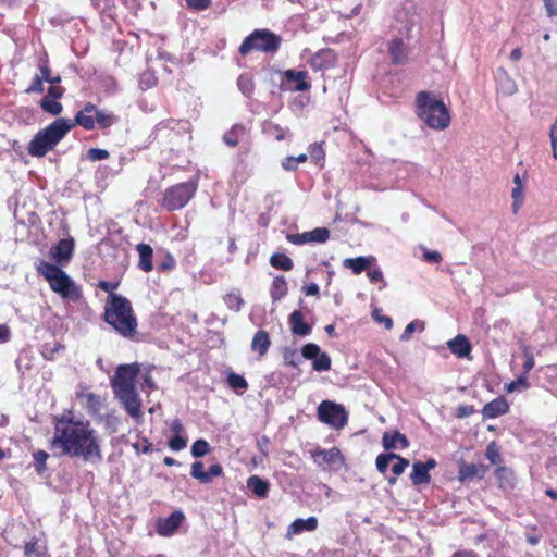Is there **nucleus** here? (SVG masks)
I'll return each mask as SVG.
<instances>
[{
	"instance_id": "f03ea898",
	"label": "nucleus",
	"mask_w": 557,
	"mask_h": 557,
	"mask_svg": "<svg viewBox=\"0 0 557 557\" xmlns=\"http://www.w3.org/2000/svg\"><path fill=\"white\" fill-rule=\"evenodd\" d=\"M104 321L121 336L133 338L137 331V319L129 300L121 295L108 297L104 308Z\"/></svg>"
},
{
	"instance_id": "bb28decb",
	"label": "nucleus",
	"mask_w": 557,
	"mask_h": 557,
	"mask_svg": "<svg viewBox=\"0 0 557 557\" xmlns=\"http://www.w3.org/2000/svg\"><path fill=\"white\" fill-rule=\"evenodd\" d=\"M375 260L373 256L347 258L344 260V267L350 269L355 274H360L362 271L370 268Z\"/></svg>"
},
{
	"instance_id": "4be33fe9",
	"label": "nucleus",
	"mask_w": 557,
	"mask_h": 557,
	"mask_svg": "<svg viewBox=\"0 0 557 557\" xmlns=\"http://www.w3.org/2000/svg\"><path fill=\"white\" fill-rule=\"evenodd\" d=\"M318 528V519L309 517L307 519H296L287 529V537L299 534L302 531L312 532Z\"/></svg>"
},
{
	"instance_id": "c03bdc74",
	"label": "nucleus",
	"mask_w": 557,
	"mask_h": 557,
	"mask_svg": "<svg viewBox=\"0 0 557 557\" xmlns=\"http://www.w3.org/2000/svg\"><path fill=\"white\" fill-rule=\"evenodd\" d=\"M310 240L325 243L330 237V231L325 227H318L309 232Z\"/></svg>"
},
{
	"instance_id": "a878e982",
	"label": "nucleus",
	"mask_w": 557,
	"mask_h": 557,
	"mask_svg": "<svg viewBox=\"0 0 557 557\" xmlns=\"http://www.w3.org/2000/svg\"><path fill=\"white\" fill-rule=\"evenodd\" d=\"M77 398L82 403V405L85 407L88 413L90 414H97L100 412L101 409V397L88 393V392H81L77 394Z\"/></svg>"
},
{
	"instance_id": "8fccbe9b",
	"label": "nucleus",
	"mask_w": 557,
	"mask_h": 557,
	"mask_svg": "<svg viewBox=\"0 0 557 557\" xmlns=\"http://www.w3.org/2000/svg\"><path fill=\"white\" fill-rule=\"evenodd\" d=\"M345 2H347V7L344 8L343 10L339 11V13L345 16L346 18H351L354 16H357L360 14V11H361V2H358L357 4L352 5L351 8L350 7V0H345Z\"/></svg>"
},
{
	"instance_id": "cd10ccee",
	"label": "nucleus",
	"mask_w": 557,
	"mask_h": 557,
	"mask_svg": "<svg viewBox=\"0 0 557 557\" xmlns=\"http://www.w3.org/2000/svg\"><path fill=\"white\" fill-rule=\"evenodd\" d=\"M289 323L293 334L307 336L311 333V326L305 323L304 315L300 311L295 310L289 315Z\"/></svg>"
},
{
	"instance_id": "338daca9",
	"label": "nucleus",
	"mask_w": 557,
	"mask_h": 557,
	"mask_svg": "<svg viewBox=\"0 0 557 557\" xmlns=\"http://www.w3.org/2000/svg\"><path fill=\"white\" fill-rule=\"evenodd\" d=\"M222 473L223 469L218 463L211 465L209 471H207V475L209 476L210 482L212 481L213 478L222 475Z\"/></svg>"
},
{
	"instance_id": "72a5a7b5",
	"label": "nucleus",
	"mask_w": 557,
	"mask_h": 557,
	"mask_svg": "<svg viewBox=\"0 0 557 557\" xmlns=\"http://www.w3.org/2000/svg\"><path fill=\"white\" fill-rule=\"evenodd\" d=\"M287 283L284 276H276L271 286V297L273 300H278L287 294Z\"/></svg>"
},
{
	"instance_id": "a18cd8bd",
	"label": "nucleus",
	"mask_w": 557,
	"mask_h": 557,
	"mask_svg": "<svg viewBox=\"0 0 557 557\" xmlns=\"http://www.w3.org/2000/svg\"><path fill=\"white\" fill-rule=\"evenodd\" d=\"M38 70H39V73H37V74L39 75V77L44 82L48 83L49 79H51V77H52V73H51V69L49 66L48 60L46 58L39 59Z\"/></svg>"
},
{
	"instance_id": "2f4dec72",
	"label": "nucleus",
	"mask_w": 557,
	"mask_h": 557,
	"mask_svg": "<svg viewBox=\"0 0 557 557\" xmlns=\"http://www.w3.org/2000/svg\"><path fill=\"white\" fill-rule=\"evenodd\" d=\"M247 487L259 498L268 496L270 484L258 475H251L247 480Z\"/></svg>"
},
{
	"instance_id": "37998d69",
	"label": "nucleus",
	"mask_w": 557,
	"mask_h": 557,
	"mask_svg": "<svg viewBox=\"0 0 557 557\" xmlns=\"http://www.w3.org/2000/svg\"><path fill=\"white\" fill-rule=\"evenodd\" d=\"M485 456L493 465H499L502 462L499 449L495 442L487 445Z\"/></svg>"
},
{
	"instance_id": "aec40b11",
	"label": "nucleus",
	"mask_w": 557,
	"mask_h": 557,
	"mask_svg": "<svg viewBox=\"0 0 557 557\" xmlns=\"http://www.w3.org/2000/svg\"><path fill=\"white\" fill-rule=\"evenodd\" d=\"M95 106L87 103L83 110L76 113V116L74 120H72V123H74V126L81 125L85 129H92L95 127Z\"/></svg>"
},
{
	"instance_id": "7ed1b4c3",
	"label": "nucleus",
	"mask_w": 557,
	"mask_h": 557,
	"mask_svg": "<svg viewBox=\"0 0 557 557\" xmlns=\"http://www.w3.org/2000/svg\"><path fill=\"white\" fill-rule=\"evenodd\" d=\"M417 114L430 128L443 131L450 124V113L446 104L434 94L420 91L417 95Z\"/></svg>"
},
{
	"instance_id": "4c0bfd02",
	"label": "nucleus",
	"mask_w": 557,
	"mask_h": 557,
	"mask_svg": "<svg viewBox=\"0 0 557 557\" xmlns=\"http://www.w3.org/2000/svg\"><path fill=\"white\" fill-rule=\"evenodd\" d=\"M95 114H96L95 122L97 121V123L99 124L100 127L111 126L115 122V117L113 114L108 113L106 111L98 110L96 107H95Z\"/></svg>"
},
{
	"instance_id": "bf43d9fd",
	"label": "nucleus",
	"mask_w": 557,
	"mask_h": 557,
	"mask_svg": "<svg viewBox=\"0 0 557 557\" xmlns=\"http://www.w3.org/2000/svg\"><path fill=\"white\" fill-rule=\"evenodd\" d=\"M523 357H524V363H523L524 372L523 373H525V375H528L529 371L534 367L535 362H534L532 352L527 347L523 349Z\"/></svg>"
},
{
	"instance_id": "864d4df0",
	"label": "nucleus",
	"mask_w": 557,
	"mask_h": 557,
	"mask_svg": "<svg viewBox=\"0 0 557 557\" xmlns=\"http://www.w3.org/2000/svg\"><path fill=\"white\" fill-rule=\"evenodd\" d=\"M48 457V454L44 450H38L34 454L35 467L38 472L44 471Z\"/></svg>"
},
{
	"instance_id": "58836bf2",
	"label": "nucleus",
	"mask_w": 557,
	"mask_h": 557,
	"mask_svg": "<svg viewBox=\"0 0 557 557\" xmlns=\"http://www.w3.org/2000/svg\"><path fill=\"white\" fill-rule=\"evenodd\" d=\"M283 360L285 364L296 368L301 361V358L296 349L286 347L283 350Z\"/></svg>"
},
{
	"instance_id": "6ab92c4d",
	"label": "nucleus",
	"mask_w": 557,
	"mask_h": 557,
	"mask_svg": "<svg viewBox=\"0 0 557 557\" xmlns=\"http://www.w3.org/2000/svg\"><path fill=\"white\" fill-rule=\"evenodd\" d=\"M509 409L508 403L504 397H498L487 403L483 409L482 414L485 419H494L502 414H505Z\"/></svg>"
},
{
	"instance_id": "603ef678",
	"label": "nucleus",
	"mask_w": 557,
	"mask_h": 557,
	"mask_svg": "<svg viewBox=\"0 0 557 557\" xmlns=\"http://www.w3.org/2000/svg\"><path fill=\"white\" fill-rule=\"evenodd\" d=\"M87 157L91 161H100L109 158V152L100 148H91L87 152Z\"/></svg>"
},
{
	"instance_id": "4468645a",
	"label": "nucleus",
	"mask_w": 557,
	"mask_h": 557,
	"mask_svg": "<svg viewBox=\"0 0 557 557\" xmlns=\"http://www.w3.org/2000/svg\"><path fill=\"white\" fill-rule=\"evenodd\" d=\"M74 239L64 238L58 242L50 250L51 258L59 264L67 263L73 255Z\"/></svg>"
},
{
	"instance_id": "20e7f679",
	"label": "nucleus",
	"mask_w": 557,
	"mask_h": 557,
	"mask_svg": "<svg viewBox=\"0 0 557 557\" xmlns=\"http://www.w3.org/2000/svg\"><path fill=\"white\" fill-rule=\"evenodd\" d=\"M73 127L72 120L57 119L34 136L27 148L28 153L37 158L46 156L55 148Z\"/></svg>"
},
{
	"instance_id": "b1692460",
	"label": "nucleus",
	"mask_w": 557,
	"mask_h": 557,
	"mask_svg": "<svg viewBox=\"0 0 557 557\" xmlns=\"http://www.w3.org/2000/svg\"><path fill=\"white\" fill-rule=\"evenodd\" d=\"M284 77L286 82L296 83L293 87L295 91H306L310 88V84L307 82V72L305 71L286 70Z\"/></svg>"
},
{
	"instance_id": "c85d7f7f",
	"label": "nucleus",
	"mask_w": 557,
	"mask_h": 557,
	"mask_svg": "<svg viewBox=\"0 0 557 557\" xmlns=\"http://www.w3.org/2000/svg\"><path fill=\"white\" fill-rule=\"evenodd\" d=\"M271 345V341L267 331L260 330L258 331L251 342V350L259 354L260 357H263Z\"/></svg>"
},
{
	"instance_id": "09e8293b",
	"label": "nucleus",
	"mask_w": 557,
	"mask_h": 557,
	"mask_svg": "<svg viewBox=\"0 0 557 557\" xmlns=\"http://www.w3.org/2000/svg\"><path fill=\"white\" fill-rule=\"evenodd\" d=\"M417 326L420 327V331L424 330L423 323H420L418 321H412L405 327L403 334L400 335V341L407 342L411 338L413 332L416 331Z\"/></svg>"
},
{
	"instance_id": "a19ab883",
	"label": "nucleus",
	"mask_w": 557,
	"mask_h": 557,
	"mask_svg": "<svg viewBox=\"0 0 557 557\" xmlns=\"http://www.w3.org/2000/svg\"><path fill=\"white\" fill-rule=\"evenodd\" d=\"M528 387V375H525V373H522L516 381H512L506 385V391L508 393H513L516 391L527 389Z\"/></svg>"
},
{
	"instance_id": "de8ad7c7",
	"label": "nucleus",
	"mask_w": 557,
	"mask_h": 557,
	"mask_svg": "<svg viewBox=\"0 0 557 557\" xmlns=\"http://www.w3.org/2000/svg\"><path fill=\"white\" fill-rule=\"evenodd\" d=\"M44 81L39 77L38 74L34 76L29 86L26 88V94H42L45 91Z\"/></svg>"
},
{
	"instance_id": "39448f33",
	"label": "nucleus",
	"mask_w": 557,
	"mask_h": 557,
	"mask_svg": "<svg viewBox=\"0 0 557 557\" xmlns=\"http://www.w3.org/2000/svg\"><path fill=\"white\" fill-rule=\"evenodd\" d=\"M37 271L49 282L51 289L62 298L77 301L81 298V290L70 276L57 265L47 261L37 264Z\"/></svg>"
},
{
	"instance_id": "052dcab7",
	"label": "nucleus",
	"mask_w": 557,
	"mask_h": 557,
	"mask_svg": "<svg viewBox=\"0 0 557 557\" xmlns=\"http://www.w3.org/2000/svg\"><path fill=\"white\" fill-rule=\"evenodd\" d=\"M373 315V319L376 321V322H380V323H383L384 326L387 329V330H391L393 327V320L392 318L387 317V315H382L380 314V311L377 309H375L372 313Z\"/></svg>"
},
{
	"instance_id": "a211bd4d",
	"label": "nucleus",
	"mask_w": 557,
	"mask_h": 557,
	"mask_svg": "<svg viewBox=\"0 0 557 557\" xmlns=\"http://www.w3.org/2000/svg\"><path fill=\"white\" fill-rule=\"evenodd\" d=\"M388 52L393 63L404 64L408 60L409 48L401 38H394L388 44Z\"/></svg>"
},
{
	"instance_id": "f3484780",
	"label": "nucleus",
	"mask_w": 557,
	"mask_h": 557,
	"mask_svg": "<svg viewBox=\"0 0 557 557\" xmlns=\"http://www.w3.org/2000/svg\"><path fill=\"white\" fill-rule=\"evenodd\" d=\"M184 515L181 511H174L168 518L158 521L157 530L162 536L172 535L182 523Z\"/></svg>"
},
{
	"instance_id": "49530a36",
	"label": "nucleus",
	"mask_w": 557,
	"mask_h": 557,
	"mask_svg": "<svg viewBox=\"0 0 557 557\" xmlns=\"http://www.w3.org/2000/svg\"><path fill=\"white\" fill-rule=\"evenodd\" d=\"M396 458V454H381L376 457V468L381 473H385L392 460Z\"/></svg>"
},
{
	"instance_id": "c756f323",
	"label": "nucleus",
	"mask_w": 557,
	"mask_h": 557,
	"mask_svg": "<svg viewBox=\"0 0 557 557\" xmlns=\"http://www.w3.org/2000/svg\"><path fill=\"white\" fill-rule=\"evenodd\" d=\"M136 249L139 255L138 267L144 272H150L153 268V264H152L153 250H152V248L148 244L141 243V244L137 245Z\"/></svg>"
},
{
	"instance_id": "ddd939ff",
	"label": "nucleus",
	"mask_w": 557,
	"mask_h": 557,
	"mask_svg": "<svg viewBox=\"0 0 557 557\" xmlns=\"http://www.w3.org/2000/svg\"><path fill=\"white\" fill-rule=\"evenodd\" d=\"M308 63L314 71L331 69L336 63V54L331 49H321L308 59Z\"/></svg>"
},
{
	"instance_id": "f8f14e48",
	"label": "nucleus",
	"mask_w": 557,
	"mask_h": 557,
	"mask_svg": "<svg viewBox=\"0 0 557 557\" xmlns=\"http://www.w3.org/2000/svg\"><path fill=\"white\" fill-rule=\"evenodd\" d=\"M64 94V89L60 86H50L47 95L40 100L39 104L42 111L52 115L61 114L63 106L58 101Z\"/></svg>"
},
{
	"instance_id": "423d86ee",
	"label": "nucleus",
	"mask_w": 557,
	"mask_h": 557,
	"mask_svg": "<svg viewBox=\"0 0 557 557\" xmlns=\"http://www.w3.org/2000/svg\"><path fill=\"white\" fill-rule=\"evenodd\" d=\"M281 41V37L269 29H256L244 39L239 46V53L246 55L253 50L274 53L278 50Z\"/></svg>"
},
{
	"instance_id": "c9c22d12",
	"label": "nucleus",
	"mask_w": 557,
	"mask_h": 557,
	"mask_svg": "<svg viewBox=\"0 0 557 557\" xmlns=\"http://www.w3.org/2000/svg\"><path fill=\"white\" fill-rule=\"evenodd\" d=\"M239 90L246 96L250 97L253 91V82L248 74H242L237 79Z\"/></svg>"
},
{
	"instance_id": "79ce46f5",
	"label": "nucleus",
	"mask_w": 557,
	"mask_h": 557,
	"mask_svg": "<svg viewBox=\"0 0 557 557\" xmlns=\"http://www.w3.org/2000/svg\"><path fill=\"white\" fill-rule=\"evenodd\" d=\"M227 383L233 389L246 391L248 387L247 381L239 374L231 373L227 376Z\"/></svg>"
},
{
	"instance_id": "6e6d98bb",
	"label": "nucleus",
	"mask_w": 557,
	"mask_h": 557,
	"mask_svg": "<svg viewBox=\"0 0 557 557\" xmlns=\"http://www.w3.org/2000/svg\"><path fill=\"white\" fill-rule=\"evenodd\" d=\"M511 197L513 199L512 202V210L513 212H517L523 201V191L521 186H516L512 189Z\"/></svg>"
},
{
	"instance_id": "6e6552de",
	"label": "nucleus",
	"mask_w": 557,
	"mask_h": 557,
	"mask_svg": "<svg viewBox=\"0 0 557 557\" xmlns=\"http://www.w3.org/2000/svg\"><path fill=\"white\" fill-rule=\"evenodd\" d=\"M318 418L321 422L334 429H342L348 420L347 412L342 405L331 400H323L318 407Z\"/></svg>"
},
{
	"instance_id": "1a4fd4ad",
	"label": "nucleus",
	"mask_w": 557,
	"mask_h": 557,
	"mask_svg": "<svg viewBox=\"0 0 557 557\" xmlns=\"http://www.w3.org/2000/svg\"><path fill=\"white\" fill-rule=\"evenodd\" d=\"M139 372L137 363L121 364L111 380L113 392L135 388L134 381Z\"/></svg>"
},
{
	"instance_id": "9d476101",
	"label": "nucleus",
	"mask_w": 557,
	"mask_h": 557,
	"mask_svg": "<svg viewBox=\"0 0 557 557\" xmlns=\"http://www.w3.org/2000/svg\"><path fill=\"white\" fill-rule=\"evenodd\" d=\"M305 359L312 360V369L319 372L331 369V358L326 352H322L317 344H306L301 349Z\"/></svg>"
},
{
	"instance_id": "473e14b6",
	"label": "nucleus",
	"mask_w": 557,
	"mask_h": 557,
	"mask_svg": "<svg viewBox=\"0 0 557 557\" xmlns=\"http://www.w3.org/2000/svg\"><path fill=\"white\" fill-rule=\"evenodd\" d=\"M270 264L278 270L290 271L294 267L293 260L284 253H274L270 258Z\"/></svg>"
},
{
	"instance_id": "2eb2a0df",
	"label": "nucleus",
	"mask_w": 557,
	"mask_h": 557,
	"mask_svg": "<svg viewBox=\"0 0 557 557\" xmlns=\"http://www.w3.org/2000/svg\"><path fill=\"white\" fill-rule=\"evenodd\" d=\"M435 467L436 461L434 459H429L426 462H414L412 466V472L410 474V480L412 484L420 485L429 483L431 480L429 472Z\"/></svg>"
},
{
	"instance_id": "f257e3e1",
	"label": "nucleus",
	"mask_w": 557,
	"mask_h": 557,
	"mask_svg": "<svg viewBox=\"0 0 557 557\" xmlns=\"http://www.w3.org/2000/svg\"><path fill=\"white\" fill-rule=\"evenodd\" d=\"M51 447L86 462L99 463L103 459L98 432L88 420L75 418L71 412L55 418Z\"/></svg>"
},
{
	"instance_id": "0eeeda50",
	"label": "nucleus",
	"mask_w": 557,
	"mask_h": 557,
	"mask_svg": "<svg viewBox=\"0 0 557 557\" xmlns=\"http://www.w3.org/2000/svg\"><path fill=\"white\" fill-rule=\"evenodd\" d=\"M198 188V177L174 185L164 191L162 206L169 211L180 210L194 197Z\"/></svg>"
},
{
	"instance_id": "9b49d317",
	"label": "nucleus",
	"mask_w": 557,
	"mask_h": 557,
	"mask_svg": "<svg viewBox=\"0 0 557 557\" xmlns=\"http://www.w3.org/2000/svg\"><path fill=\"white\" fill-rule=\"evenodd\" d=\"M114 394L132 418L136 420L141 418V401L135 388L114 392Z\"/></svg>"
},
{
	"instance_id": "680f3d73",
	"label": "nucleus",
	"mask_w": 557,
	"mask_h": 557,
	"mask_svg": "<svg viewBox=\"0 0 557 557\" xmlns=\"http://www.w3.org/2000/svg\"><path fill=\"white\" fill-rule=\"evenodd\" d=\"M550 143L553 148L554 158L557 159V116L550 128Z\"/></svg>"
},
{
	"instance_id": "ea45409f",
	"label": "nucleus",
	"mask_w": 557,
	"mask_h": 557,
	"mask_svg": "<svg viewBox=\"0 0 557 557\" xmlns=\"http://www.w3.org/2000/svg\"><path fill=\"white\" fill-rule=\"evenodd\" d=\"M210 451L209 443L205 440H197L194 442L191 446V455L195 458H200L206 456Z\"/></svg>"
},
{
	"instance_id": "f704fd0d",
	"label": "nucleus",
	"mask_w": 557,
	"mask_h": 557,
	"mask_svg": "<svg viewBox=\"0 0 557 557\" xmlns=\"http://www.w3.org/2000/svg\"><path fill=\"white\" fill-rule=\"evenodd\" d=\"M244 133H245V128L243 126H240V125L234 126L230 132H227L224 135L225 144L228 145L230 147H235L239 141V137L243 136Z\"/></svg>"
},
{
	"instance_id": "774afa93",
	"label": "nucleus",
	"mask_w": 557,
	"mask_h": 557,
	"mask_svg": "<svg viewBox=\"0 0 557 557\" xmlns=\"http://www.w3.org/2000/svg\"><path fill=\"white\" fill-rule=\"evenodd\" d=\"M547 14L549 16L557 15V0H543Z\"/></svg>"
},
{
	"instance_id": "5701e85b",
	"label": "nucleus",
	"mask_w": 557,
	"mask_h": 557,
	"mask_svg": "<svg viewBox=\"0 0 557 557\" xmlns=\"http://www.w3.org/2000/svg\"><path fill=\"white\" fill-rule=\"evenodd\" d=\"M447 346L453 354L459 358L467 357L471 351V345L465 335H457L447 342Z\"/></svg>"
},
{
	"instance_id": "13d9d810",
	"label": "nucleus",
	"mask_w": 557,
	"mask_h": 557,
	"mask_svg": "<svg viewBox=\"0 0 557 557\" xmlns=\"http://www.w3.org/2000/svg\"><path fill=\"white\" fill-rule=\"evenodd\" d=\"M176 261L171 253H166L164 259L159 263L158 268L160 271H171L175 268Z\"/></svg>"
},
{
	"instance_id": "3c124183",
	"label": "nucleus",
	"mask_w": 557,
	"mask_h": 557,
	"mask_svg": "<svg viewBox=\"0 0 557 557\" xmlns=\"http://www.w3.org/2000/svg\"><path fill=\"white\" fill-rule=\"evenodd\" d=\"M396 462L392 467V471L395 476H398L404 473L406 468L409 466V461L398 455H396V458H394Z\"/></svg>"
},
{
	"instance_id": "e2e57ef3",
	"label": "nucleus",
	"mask_w": 557,
	"mask_h": 557,
	"mask_svg": "<svg viewBox=\"0 0 557 557\" xmlns=\"http://www.w3.org/2000/svg\"><path fill=\"white\" fill-rule=\"evenodd\" d=\"M368 277L371 282H383V287L386 286V283L384 282L383 273L380 269H373L368 271Z\"/></svg>"
},
{
	"instance_id": "0e129e2a",
	"label": "nucleus",
	"mask_w": 557,
	"mask_h": 557,
	"mask_svg": "<svg viewBox=\"0 0 557 557\" xmlns=\"http://www.w3.org/2000/svg\"><path fill=\"white\" fill-rule=\"evenodd\" d=\"M424 260L431 263H440L442 261V256L437 251L424 250Z\"/></svg>"
},
{
	"instance_id": "393cba45",
	"label": "nucleus",
	"mask_w": 557,
	"mask_h": 557,
	"mask_svg": "<svg viewBox=\"0 0 557 557\" xmlns=\"http://www.w3.org/2000/svg\"><path fill=\"white\" fill-rule=\"evenodd\" d=\"M495 77L497 86L504 95L511 96L517 91L516 82L509 76V74L504 69H498Z\"/></svg>"
},
{
	"instance_id": "412c9836",
	"label": "nucleus",
	"mask_w": 557,
	"mask_h": 557,
	"mask_svg": "<svg viewBox=\"0 0 557 557\" xmlns=\"http://www.w3.org/2000/svg\"><path fill=\"white\" fill-rule=\"evenodd\" d=\"M486 472V467L482 463H466L459 466V480L468 481L473 478H483Z\"/></svg>"
},
{
	"instance_id": "dca6fc26",
	"label": "nucleus",
	"mask_w": 557,
	"mask_h": 557,
	"mask_svg": "<svg viewBox=\"0 0 557 557\" xmlns=\"http://www.w3.org/2000/svg\"><path fill=\"white\" fill-rule=\"evenodd\" d=\"M312 456L319 466L327 465L335 467L343 465L344 461L341 450L336 447L331 449H317Z\"/></svg>"
},
{
	"instance_id": "7c9ffc66",
	"label": "nucleus",
	"mask_w": 557,
	"mask_h": 557,
	"mask_svg": "<svg viewBox=\"0 0 557 557\" xmlns=\"http://www.w3.org/2000/svg\"><path fill=\"white\" fill-rule=\"evenodd\" d=\"M382 444L386 449H398L407 447L409 442L404 434L394 432L392 434L384 433Z\"/></svg>"
},
{
	"instance_id": "e433bc0d",
	"label": "nucleus",
	"mask_w": 557,
	"mask_h": 557,
	"mask_svg": "<svg viewBox=\"0 0 557 557\" xmlns=\"http://www.w3.org/2000/svg\"><path fill=\"white\" fill-rule=\"evenodd\" d=\"M190 475L198 480L200 483H210L207 471L203 469V463L200 461H196L191 465Z\"/></svg>"
},
{
	"instance_id": "5fc2aeb1",
	"label": "nucleus",
	"mask_w": 557,
	"mask_h": 557,
	"mask_svg": "<svg viewBox=\"0 0 557 557\" xmlns=\"http://www.w3.org/2000/svg\"><path fill=\"white\" fill-rule=\"evenodd\" d=\"M287 239L294 245H304L311 242L309 232L288 235Z\"/></svg>"
},
{
	"instance_id": "4d7b16f0",
	"label": "nucleus",
	"mask_w": 557,
	"mask_h": 557,
	"mask_svg": "<svg viewBox=\"0 0 557 557\" xmlns=\"http://www.w3.org/2000/svg\"><path fill=\"white\" fill-rule=\"evenodd\" d=\"M187 445L186 438L182 437L181 435H174L169 441V447L174 451H180L184 449Z\"/></svg>"
},
{
	"instance_id": "69168bd1",
	"label": "nucleus",
	"mask_w": 557,
	"mask_h": 557,
	"mask_svg": "<svg viewBox=\"0 0 557 557\" xmlns=\"http://www.w3.org/2000/svg\"><path fill=\"white\" fill-rule=\"evenodd\" d=\"M189 8L205 10L210 5V0H186Z\"/></svg>"
}]
</instances>
